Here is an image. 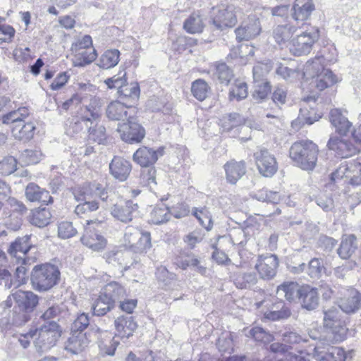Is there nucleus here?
<instances>
[{
  "instance_id": "f257e3e1",
  "label": "nucleus",
  "mask_w": 361,
  "mask_h": 361,
  "mask_svg": "<svg viewBox=\"0 0 361 361\" xmlns=\"http://www.w3.org/2000/svg\"><path fill=\"white\" fill-rule=\"evenodd\" d=\"M31 238L32 235L27 234L18 237L8 244L6 249L7 254L11 258H15L18 263H21L16 267L15 271L18 286L25 283L29 278L26 267L29 259L26 256L30 250L35 248V245L31 242Z\"/></svg>"
},
{
  "instance_id": "f03ea898",
  "label": "nucleus",
  "mask_w": 361,
  "mask_h": 361,
  "mask_svg": "<svg viewBox=\"0 0 361 361\" xmlns=\"http://www.w3.org/2000/svg\"><path fill=\"white\" fill-rule=\"evenodd\" d=\"M61 272L57 266L44 263L34 266L30 273V281L34 290L46 292L56 286Z\"/></svg>"
},
{
  "instance_id": "7ed1b4c3",
  "label": "nucleus",
  "mask_w": 361,
  "mask_h": 361,
  "mask_svg": "<svg viewBox=\"0 0 361 361\" xmlns=\"http://www.w3.org/2000/svg\"><path fill=\"white\" fill-rule=\"evenodd\" d=\"M30 338L35 337L34 345L36 350L42 354L54 347L61 336V329L56 322L44 323L40 327L28 332Z\"/></svg>"
},
{
  "instance_id": "20e7f679",
  "label": "nucleus",
  "mask_w": 361,
  "mask_h": 361,
  "mask_svg": "<svg viewBox=\"0 0 361 361\" xmlns=\"http://www.w3.org/2000/svg\"><path fill=\"white\" fill-rule=\"evenodd\" d=\"M318 147L310 140L294 142L290 149V157L303 170L312 171L317 161Z\"/></svg>"
},
{
  "instance_id": "39448f33",
  "label": "nucleus",
  "mask_w": 361,
  "mask_h": 361,
  "mask_svg": "<svg viewBox=\"0 0 361 361\" xmlns=\"http://www.w3.org/2000/svg\"><path fill=\"white\" fill-rule=\"evenodd\" d=\"M304 74L312 78V82L319 91L331 87L338 81L337 76L330 69L325 68L321 64L319 59L308 61L305 67Z\"/></svg>"
},
{
  "instance_id": "423d86ee",
  "label": "nucleus",
  "mask_w": 361,
  "mask_h": 361,
  "mask_svg": "<svg viewBox=\"0 0 361 361\" xmlns=\"http://www.w3.org/2000/svg\"><path fill=\"white\" fill-rule=\"evenodd\" d=\"M324 327L329 341L341 342L346 337L348 328L345 321L341 319L340 309L332 307L324 311Z\"/></svg>"
},
{
  "instance_id": "0eeeda50",
  "label": "nucleus",
  "mask_w": 361,
  "mask_h": 361,
  "mask_svg": "<svg viewBox=\"0 0 361 361\" xmlns=\"http://www.w3.org/2000/svg\"><path fill=\"white\" fill-rule=\"evenodd\" d=\"M319 37L320 30L318 27H307L304 32L292 39L289 44V50L295 56L308 54Z\"/></svg>"
},
{
  "instance_id": "6e6552de",
  "label": "nucleus",
  "mask_w": 361,
  "mask_h": 361,
  "mask_svg": "<svg viewBox=\"0 0 361 361\" xmlns=\"http://www.w3.org/2000/svg\"><path fill=\"white\" fill-rule=\"evenodd\" d=\"M334 343L321 342L314 348L312 361H352V351L334 346Z\"/></svg>"
},
{
  "instance_id": "1a4fd4ad",
  "label": "nucleus",
  "mask_w": 361,
  "mask_h": 361,
  "mask_svg": "<svg viewBox=\"0 0 361 361\" xmlns=\"http://www.w3.org/2000/svg\"><path fill=\"white\" fill-rule=\"evenodd\" d=\"M135 120L132 116L127 123L118 125L117 131L121 140L128 144L141 142L146 134L145 128Z\"/></svg>"
},
{
  "instance_id": "9d476101",
  "label": "nucleus",
  "mask_w": 361,
  "mask_h": 361,
  "mask_svg": "<svg viewBox=\"0 0 361 361\" xmlns=\"http://www.w3.org/2000/svg\"><path fill=\"white\" fill-rule=\"evenodd\" d=\"M257 169L264 177L273 176L278 169L276 158L267 149L261 148L254 153Z\"/></svg>"
},
{
  "instance_id": "9b49d317",
  "label": "nucleus",
  "mask_w": 361,
  "mask_h": 361,
  "mask_svg": "<svg viewBox=\"0 0 361 361\" xmlns=\"http://www.w3.org/2000/svg\"><path fill=\"white\" fill-rule=\"evenodd\" d=\"M106 262L115 267L123 269L126 271L133 264L130 251L114 247L104 254Z\"/></svg>"
},
{
  "instance_id": "f8f14e48",
  "label": "nucleus",
  "mask_w": 361,
  "mask_h": 361,
  "mask_svg": "<svg viewBox=\"0 0 361 361\" xmlns=\"http://www.w3.org/2000/svg\"><path fill=\"white\" fill-rule=\"evenodd\" d=\"M278 267L279 259L274 254L259 256L255 264V269L260 277L266 280L271 279L276 276Z\"/></svg>"
},
{
  "instance_id": "ddd939ff",
  "label": "nucleus",
  "mask_w": 361,
  "mask_h": 361,
  "mask_svg": "<svg viewBox=\"0 0 361 361\" xmlns=\"http://www.w3.org/2000/svg\"><path fill=\"white\" fill-rule=\"evenodd\" d=\"M164 148L161 147L157 149L142 147L133 154V159L142 168L154 166L158 159L164 155Z\"/></svg>"
},
{
  "instance_id": "4468645a",
  "label": "nucleus",
  "mask_w": 361,
  "mask_h": 361,
  "mask_svg": "<svg viewBox=\"0 0 361 361\" xmlns=\"http://www.w3.org/2000/svg\"><path fill=\"white\" fill-rule=\"evenodd\" d=\"M175 264L183 270L190 268L201 275H205L207 272V267L202 264L201 258L190 251L183 252L177 256Z\"/></svg>"
},
{
  "instance_id": "2eb2a0df",
  "label": "nucleus",
  "mask_w": 361,
  "mask_h": 361,
  "mask_svg": "<svg viewBox=\"0 0 361 361\" xmlns=\"http://www.w3.org/2000/svg\"><path fill=\"white\" fill-rule=\"evenodd\" d=\"M327 147L329 150L335 152L336 157L341 159L352 157L358 152L357 148L350 141L337 136H331L329 138Z\"/></svg>"
},
{
  "instance_id": "dca6fc26",
  "label": "nucleus",
  "mask_w": 361,
  "mask_h": 361,
  "mask_svg": "<svg viewBox=\"0 0 361 361\" xmlns=\"http://www.w3.org/2000/svg\"><path fill=\"white\" fill-rule=\"evenodd\" d=\"M101 117V106L97 99H92L90 103L80 108L78 118L85 123L88 128L97 123Z\"/></svg>"
},
{
  "instance_id": "f3484780",
  "label": "nucleus",
  "mask_w": 361,
  "mask_h": 361,
  "mask_svg": "<svg viewBox=\"0 0 361 361\" xmlns=\"http://www.w3.org/2000/svg\"><path fill=\"white\" fill-rule=\"evenodd\" d=\"M139 206L132 200L122 204H115L111 209V214L118 221L127 224L130 222L137 212Z\"/></svg>"
},
{
  "instance_id": "a211bd4d",
  "label": "nucleus",
  "mask_w": 361,
  "mask_h": 361,
  "mask_svg": "<svg viewBox=\"0 0 361 361\" xmlns=\"http://www.w3.org/2000/svg\"><path fill=\"white\" fill-rule=\"evenodd\" d=\"M298 302L301 307L308 311L316 310L319 305V296L317 287L302 285V290Z\"/></svg>"
},
{
  "instance_id": "6ab92c4d",
  "label": "nucleus",
  "mask_w": 361,
  "mask_h": 361,
  "mask_svg": "<svg viewBox=\"0 0 361 361\" xmlns=\"http://www.w3.org/2000/svg\"><path fill=\"white\" fill-rule=\"evenodd\" d=\"M12 297L17 308L29 313L33 312L39 302L38 296L31 291L18 290L12 294Z\"/></svg>"
},
{
  "instance_id": "aec40b11",
  "label": "nucleus",
  "mask_w": 361,
  "mask_h": 361,
  "mask_svg": "<svg viewBox=\"0 0 361 361\" xmlns=\"http://www.w3.org/2000/svg\"><path fill=\"white\" fill-rule=\"evenodd\" d=\"M261 25L259 19L249 18L247 22H244L239 27L236 28L235 33L238 42L249 39L257 36L261 32Z\"/></svg>"
},
{
  "instance_id": "412c9836",
  "label": "nucleus",
  "mask_w": 361,
  "mask_h": 361,
  "mask_svg": "<svg viewBox=\"0 0 361 361\" xmlns=\"http://www.w3.org/2000/svg\"><path fill=\"white\" fill-rule=\"evenodd\" d=\"M233 6L219 9L217 14L212 19V24L219 30L226 27H233L237 23V17Z\"/></svg>"
},
{
  "instance_id": "4be33fe9",
  "label": "nucleus",
  "mask_w": 361,
  "mask_h": 361,
  "mask_svg": "<svg viewBox=\"0 0 361 361\" xmlns=\"http://www.w3.org/2000/svg\"><path fill=\"white\" fill-rule=\"evenodd\" d=\"M131 170L130 162L121 157H114L109 164L110 173L119 181H125Z\"/></svg>"
},
{
  "instance_id": "5701e85b",
  "label": "nucleus",
  "mask_w": 361,
  "mask_h": 361,
  "mask_svg": "<svg viewBox=\"0 0 361 361\" xmlns=\"http://www.w3.org/2000/svg\"><path fill=\"white\" fill-rule=\"evenodd\" d=\"M131 107L132 104L127 105L119 101L111 102L106 109V117L110 121H127L132 116L128 111Z\"/></svg>"
},
{
  "instance_id": "b1692460",
  "label": "nucleus",
  "mask_w": 361,
  "mask_h": 361,
  "mask_svg": "<svg viewBox=\"0 0 361 361\" xmlns=\"http://www.w3.org/2000/svg\"><path fill=\"white\" fill-rule=\"evenodd\" d=\"M345 290L348 293L347 296L341 299L339 309L347 314L355 313L361 307V293L353 288Z\"/></svg>"
},
{
  "instance_id": "393cba45",
  "label": "nucleus",
  "mask_w": 361,
  "mask_h": 361,
  "mask_svg": "<svg viewBox=\"0 0 361 361\" xmlns=\"http://www.w3.org/2000/svg\"><path fill=\"white\" fill-rule=\"evenodd\" d=\"M81 243L93 251H100L106 245V240L98 231H92L90 227L85 228V233L80 238Z\"/></svg>"
},
{
  "instance_id": "a878e982",
  "label": "nucleus",
  "mask_w": 361,
  "mask_h": 361,
  "mask_svg": "<svg viewBox=\"0 0 361 361\" xmlns=\"http://www.w3.org/2000/svg\"><path fill=\"white\" fill-rule=\"evenodd\" d=\"M25 197L30 202H39L48 205L53 202L49 192L35 183H30L25 188Z\"/></svg>"
},
{
  "instance_id": "bb28decb",
  "label": "nucleus",
  "mask_w": 361,
  "mask_h": 361,
  "mask_svg": "<svg viewBox=\"0 0 361 361\" xmlns=\"http://www.w3.org/2000/svg\"><path fill=\"white\" fill-rule=\"evenodd\" d=\"M114 325L117 331L116 336L121 338H129L137 327L133 316H120L114 320Z\"/></svg>"
},
{
  "instance_id": "cd10ccee",
  "label": "nucleus",
  "mask_w": 361,
  "mask_h": 361,
  "mask_svg": "<svg viewBox=\"0 0 361 361\" xmlns=\"http://www.w3.org/2000/svg\"><path fill=\"white\" fill-rule=\"evenodd\" d=\"M35 129L34 123L20 120L16 126L11 127V133L16 140L26 142L33 137Z\"/></svg>"
},
{
  "instance_id": "c85d7f7f",
  "label": "nucleus",
  "mask_w": 361,
  "mask_h": 361,
  "mask_svg": "<svg viewBox=\"0 0 361 361\" xmlns=\"http://www.w3.org/2000/svg\"><path fill=\"white\" fill-rule=\"evenodd\" d=\"M314 10L312 0H295L292 8V18L297 22L307 20Z\"/></svg>"
},
{
  "instance_id": "c756f323",
  "label": "nucleus",
  "mask_w": 361,
  "mask_h": 361,
  "mask_svg": "<svg viewBox=\"0 0 361 361\" xmlns=\"http://www.w3.org/2000/svg\"><path fill=\"white\" fill-rule=\"evenodd\" d=\"M100 293L116 306L117 302L124 299L126 296V289L118 282L112 281L107 283L102 289Z\"/></svg>"
},
{
  "instance_id": "7c9ffc66",
  "label": "nucleus",
  "mask_w": 361,
  "mask_h": 361,
  "mask_svg": "<svg viewBox=\"0 0 361 361\" xmlns=\"http://www.w3.org/2000/svg\"><path fill=\"white\" fill-rule=\"evenodd\" d=\"M329 120L331 125L335 128L336 132L341 135H345L352 126V123L338 109L331 110Z\"/></svg>"
},
{
  "instance_id": "2f4dec72",
  "label": "nucleus",
  "mask_w": 361,
  "mask_h": 361,
  "mask_svg": "<svg viewBox=\"0 0 361 361\" xmlns=\"http://www.w3.org/2000/svg\"><path fill=\"white\" fill-rule=\"evenodd\" d=\"M89 342L90 338L87 337V333H71V336L68 339L66 349L73 354H78L88 345Z\"/></svg>"
},
{
  "instance_id": "473e14b6",
  "label": "nucleus",
  "mask_w": 361,
  "mask_h": 361,
  "mask_svg": "<svg viewBox=\"0 0 361 361\" xmlns=\"http://www.w3.org/2000/svg\"><path fill=\"white\" fill-rule=\"evenodd\" d=\"M226 177L228 182L235 184L245 173V163L244 161H228L224 165Z\"/></svg>"
},
{
  "instance_id": "72a5a7b5",
  "label": "nucleus",
  "mask_w": 361,
  "mask_h": 361,
  "mask_svg": "<svg viewBox=\"0 0 361 361\" xmlns=\"http://www.w3.org/2000/svg\"><path fill=\"white\" fill-rule=\"evenodd\" d=\"M302 290V286L294 281H285L277 288V294L284 298L289 302L299 299Z\"/></svg>"
},
{
  "instance_id": "f704fd0d",
  "label": "nucleus",
  "mask_w": 361,
  "mask_h": 361,
  "mask_svg": "<svg viewBox=\"0 0 361 361\" xmlns=\"http://www.w3.org/2000/svg\"><path fill=\"white\" fill-rule=\"evenodd\" d=\"M357 249V239L354 234H350L342 238L337 253L343 259H348Z\"/></svg>"
},
{
  "instance_id": "c9c22d12",
  "label": "nucleus",
  "mask_w": 361,
  "mask_h": 361,
  "mask_svg": "<svg viewBox=\"0 0 361 361\" xmlns=\"http://www.w3.org/2000/svg\"><path fill=\"white\" fill-rule=\"evenodd\" d=\"M298 27L291 24L279 25L273 30V37L278 44H281L288 41L296 32Z\"/></svg>"
},
{
  "instance_id": "e433bc0d",
  "label": "nucleus",
  "mask_w": 361,
  "mask_h": 361,
  "mask_svg": "<svg viewBox=\"0 0 361 361\" xmlns=\"http://www.w3.org/2000/svg\"><path fill=\"white\" fill-rule=\"evenodd\" d=\"M115 305L109 300L106 299L104 295L99 293L98 298L92 305L91 310L93 316L102 317L106 315L109 312L113 310Z\"/></svg>"
},
{
  "instance_id": "4c0bfd02",
  "label": "nucleus",
  "mask_w": 361,
  "mask_h": 361,
  "mask_svg": "<svg viewBox=\"0 0 361 361\" xmlns=\"http://www.w3.org/2000/svg\"><path fill=\"white\" fill-rule=\"evenodd\" d=\"M89 183L91 198L98 197L101 201L106 203L111 202V190L106 184L103 185L95 181Z\"/></svg>"
},
{
  "instance_id": "58836bf2",
  "label": "nucleus",
  "mask_w": 361,
  "mask_h": 361,
  "mask_svg": "<svg viewBox=\"0 0 361 361\" xmlns=\"http://www.w3.org/2000/svg\"><path fill=\"white\" fill-rule=\"evenodd\" d=\"M51 212L46 207L37 209L32 212L30 221L32 225L39 228H44L50 223Z\"/></svg>"
},
{
  "instance_id": "ea45409f",
  "label": "nucleus",
  "mask_w": 361,
  "mask_h": 361,
  "mask_svg": "<svg viewBox=\"0 0 361 361\" xmlns=\"http://www.w3.org/2000/svg\"><path fill=\"white\" fill-rule=\"evenodd\" d=\"M119 97L124 100L125 99H128L132 102H134L137 100L140 94V86L137 82L128 84L127 82L125 85L117 91Z\"/></svg>"
},
{
  "instance_id": "a19ab883",
  "label": "nucleus",
  "mask_w": 361,
  "mask_h": 361,
  "mask_svg": "<svg viewBox=\"0 0 361 361\" xmlns=\"http://www.w3.org/2000/svg\"><path fill=\"white\" fill-rule=\"evenodd\" d=\"M247 94V83L240 80H235L229 89L228 99L231 102L234 100L238 102L245 99Z\"/></svg>"
},
{
  "instance_id": "79ce46f5",
  "label": "nucleus",
  "mask_w": 361,
  "mask_h": 361,
  "mask_svg": "<svg viewBox=\"0 0 361 361\" xmlns=\"http://www.w3.org/2000/svg\"><path fill=\"white\" fill-rule=\"evenodd\" d=\"M120 51L118 49H109L104 51L99 61V66L109 69L116 66L119 62Z\"/></svg>"
},
{
  "instance_id": "37998d69",
  "label": "nucleus",
  "mask_w": 361,
  "mask_h": 361,
  "mask_svg": "<svg viewBox=\"0 0 361 361\" xmlns=\"http://www.w3.org/2000/svg\"><path fill=\"white\" fill-rule=\"evenodd\" d=\"M257 282V275L254 271L240 272L234 279L235 285L240 289L249 288L256 284Z\"/></svg>"
},
{
  "instance_id": "c03bdc74",
  "label": "nucleus",
  "mask_w": 361,
  "mask_h": 361,
  "mask_svg": "<svg viewBox=\"0 0 361 361\" xmlns=\"http://www.w3.org/2000/svg\"><path fill=\"white\" fill-rule=\"evenodd\" d=\"M171 217V211L164 204L156 206L150 214V221L154 224L167 222Z\"/></svg>"
},
{
  "instance_id": "a18cd8bd",
  "label": "nucleus",
  "mask_w": 361,
  "mask_h": 361,
  "mask_svg": "<svg viewBox=\"0 0 361 361\" xmlns=\"http://www.w3.org/2000/svg\"><path fill=\"white\" fill-rule=\"evenodd\" d=\"M306 273L312 279H319L322 274L325 272L326 268L324 265V261L322 258L314 257L310 260L306 265Z\"/></svg>"
},
{
  "instance_id": "49530a36",
  "label": "nucleus",
  "mask_w": 361,
  "mask_h": 361,
  "mask_svg": "<svg viewBox=\"0 0 361 361\" xmlns=\"http://www.w3.org/2000/svg\"><path fill=\"white\" fill-rule=\"evenodd\" d=\"M157 171L154 166L143 167L140 173V183L144 186L148 187L150 190L155 189L157 186L156 181Z\"/></svg>"
},
{
  "instance_id": "de8ad7c7",
  "label": "nucleus",
  "mask_w": 361,
  "mask_h": 361,
  "mask_svg": "<svg viewBox=\"0 0 361 361\" xmlns=\"http://www.w3.org/2000/svg\"><path fill=\"white\" fill-rule=\"evenodd\" d=\"M89 132V140L99 145H105L107 139L106 128L102 125L95 123L94 127L87 128Z\"/></svg>"
},
{
  "instance_id": "09e8293b",
  "label": "nucleus",
  "mask_w": 361,
  "mask_h": 361,
  "mask_svg": "<svg viewBox=\"0 0 361 361\" xmlns=\"http://www.w3.org/2000/svg\"><path fill=\"white\" fill-rule=\"evenodd\" d=\"M192 214L198 220L199 223L202 227H204L207 231L212 229L213 226L212 216L207 208L204 207L197 209L196 207H193Z\"/></svg>"
},
{
  "instance_id": "8fccbe9b",
  "label": "nucleus",
  "mask_w": 361,
  "mask_h": 361,
  "mask_svg": "<svg viewBox=\"0 0 361 361\" xmlns=\"http://www.w3.org/2000/svg\"><path fill=\"white\" fill-rule=\"evenodd\" d=\"M221 127L224 131H230L232 129L240 126L243 123V119L238 113H231L223 116L221 120Z\"/></svg>"
},
{
  "instance_id": "3c124183",
  "label": "nucleus",
  "mask_w": 361,
  "mask_h": 361,
  "mask_svg": "<svg viewBox=\"0 0 361 361\" xmlns=\"http://www.w3.org/2000/svg\"><path fill=\"white\" fill-rule=\"evenodd\" d=\"M252 197L258 201L271 204H278L281 200V197L278 192L268 190L264 188L254 192Z\"/></svg>"
},
{
  "instance_id": "603ef678",
  "label": "nucleus",
  "mask_w": 361,
  "mask_h": 361,
  "mask_svg": "<svg viewBox=\"0 0 361 361\" xmlns=\"http://www.w3.org/2000/svg\"><path fill=\"white\" fill-rule=\"evenodd\" d=\"M209 90L208 84L202 79H197L192 83V94L199 101H203L207 98Z\"/></svg>"
},
{
  "instance_id": "864d4df0",
  "label": "nucleus",
  "mask_w": 361,
  "mask_h": 361,
  "mask_svg": "<svg viewBox=\"0 0 361 361\" xmlns=\"http://www.w3.org/2000/svg\"><path fill=\"white\" fill-rule=\"evenodd\" d=\"M183 28L190 34L200 33L203 30L202 18L198 15L190 16L183 23Z\"/></svg>"
},
{
  "instance_id": "5fc2aeb1",
  "label": "nucleus",
  "mask_w": 361,
  "mask_h": 361,
  "mask_svg": "<svg viewBox=\"0 0 361 361\" xmlns=\"http://www.w3.org/2000/svg\"><path fill=\"white\" fill-rule=\"evenodd\" d=\"M271 87L269 81H260L254 82V90L252 97L257 102H262L265 99L271 92Z\"/></svg>"
},
{
  "instance_id": "6e6d98bb",
  "label": "nucleus",
  "mask_w": 361,
  "mask_h": 361,
  "mask_svg": "<svg viewBox=\"0 0 361 361\" xmlns=\"http://www.w3.org/2000/svg\"><path fill=\"white\" fill-rule=\"evenodd\" d=\"M152 247L151 244V235L148 231H140V236L137 240L133 251L134 252H147V251Z\"/></svg>"
},
{
  "instance_id": "4d7b16f0",
  "label": "nucleus",
  "mask_w": 361,
  "mask_h": 361,
  "mask_svg": "<svg viewBox=\"0 0 361 361\" xmlns=\"http://www.w3.org/2000/svg\"><path fill=\"white\" fill-rule=\"evenodd\" d=\"M249 336L255 341L262 343H269L273 341L274 336L268 331L261 326H253L249 331Z\"/></svg>"
},
{
  "instance_id": "13d9d810",
  "label": "nucleus",
  "mask_w": 361,
  "mask_h": 361,
  "mask_svg": "<svg viewBox=\"0 0 361 361\" xmlns=\"http://www.w3.org/2000/svg\"><path fill=\"white\" fill-rule=\"evenodd\" d=\"M99 202L96 200H85L78 204L74 210L75 214L82 217L90 212L97 211L99 209Z\"/></svg>"
},
{
  "instance_id": "bf43d9fd",
  "label": "nucleus",
  "mask_w": 361,
  "mask_h": 361,
  "mask_svg": "<svg viewBox=\"0 0 361 361\" xmlns=\"http://www.w3.org/2000/svg\"><path fill=\"white\" fill-rule=\"evenodd\" d=\"M9 318L11 319V323L13 326H20L25 324L30 319V313L20 310L15 305L11 314H9Z\"/></svg>"
},
{
  "instance_id": "052dcab7",
  "label": "nucleus",
  "mask_w": 361,
  "mask_h": 361,
  "mask_svg": "<svg viewBox=\"0 0 361 361\" xmlns=\"http://www.w3.org/2000/svg\"><path fill=\"white\" fill-rule=\"evenodd\" d=\"M215 74L219 82L226 85L233 77V71L225 63H221L216 66Z\"/></svg>"
},
{
  "instance_id": "680f3d73",
  "label": "nucleus",
  "mask_w": 361,
  "mask_h": 361,
  "mask_svg": "<svg viewBox=\"0 0 361 361\" xmlns=\"http://www.w3.org/2000/svg\"><path fill=\"white\" fill-rule=\"evenodd\" d=\"M71 192L74 199L77 202H82L87 200L91 199L89 182H86L82 185L73 188L71 189Z\"/></svg>"
},
{
  "instance_id": "e2e57ef3",
  "label": "nucleus",
  "mask_w": 361,
  "mask_h": 361,
  "mask_svg": "<svg viewBox=\"0 0 361 361\" xmlns=\"http://www.w3.org/2000/svg\"><path fill=\"white\" fill-rule=\"evenodd\" d=\"M97 59V53L94 49L92 51L83 50L75 56L74 66L77 67H83L91 63Z\"/></svg>"
},
{
  "instance_id": "0e129e2a",
  "label": "nucleus",
  "mask_w": 361,
  "mask_h": 361,
  "mask_svg": "<svg viewBox=\"0 0 361 361\" xmlns=\"http://www.w3.org/2000/svg\"><path fill=\"white\" fill-rule=\"evenodd\" d=\"M126 75V73L124 70L120 71L117 75L106 78L104 80V83L110 90L118 89V90H119L123 85H125V83L127 82Z\"/></svg>"
},
{
  "instance_id": "69168bd1",
  "label": "nucleus",
  "mask_w": 361,
  "mask_h": 361,
  "mask_svg": "<svg viewBox=\"0 0 361 361\" xmlns=\"http://www.w3.org/2000/svg\"><path fill=\"white\" fill-rule=\"evenodd\" d=\"M77 229L71 221H62L58 226V235L61 239H68L77 234Z\"/></svg>"
},
{
  "instance_id": "338daca9",
  "label": "nucleus",
  "mask_w": 361,
  "mask_h": 361,
  "mask_svg": "<svg viewBox=\"0 0 361 361\" xmlns=\"http://www.w3.org/2000/svg\"><path fill=\"white\" fill-rule=\"evenodd\" d=\"M17 170V160L12 156L5 157L0 161V173L3 176H8Z\"/></svg>"
},
{
  "instance_id": "774afa93",
  "label": "nucleus",
  "mask_w": 361,
  "mask_h": 361,
  "mask_svg": "<svg viewBox=\"0 0 361 361\" xmlns=\"http://www.w3.org/2000/svg\"><path fill=\"white\" fill-rule=\"evenodd\" d=\"M21 157L26 164H35L42 159V153L37 148L34 149H27L22 152Z\"/></svg>"
}]
</instances>
